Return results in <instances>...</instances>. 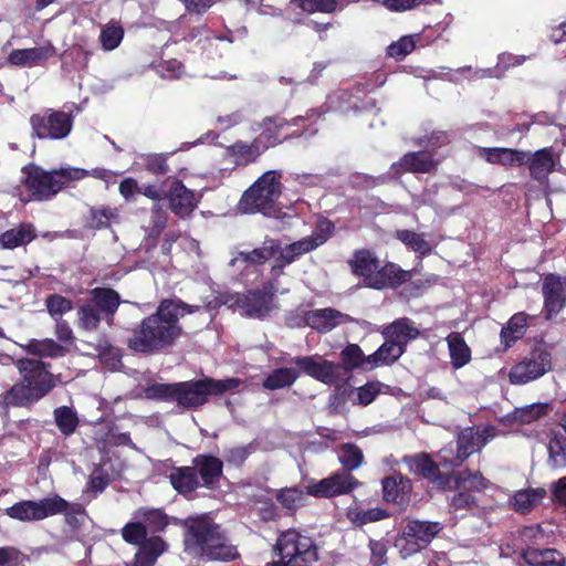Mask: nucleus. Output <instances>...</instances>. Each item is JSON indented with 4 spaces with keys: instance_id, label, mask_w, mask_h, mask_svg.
<instances>
[{
    "instance_id": "nucleus-1",
    "label": "nucleus",
    "mask_w": 566,
    "mask_h": 566,
    "mask_svg": "<svg viewBox=\"0 0 566 566\" xmlns=\"http://www.w3.org/2000/svg\"><path fill=\"white\" fill-rule=\"evenodd\" d=\"M200 308L180 298H163L154 313L132 328L126 342L128 349L144 356L169 353L185 334L180 318Z\"/></svg>"
},
{
    "instance_id": "nucleus-2",
    "label": "nucleus",
    "mask_w": 566,
    "mask_h": 566,
    "mask_svg": "<svg viewBox=\"0 0 566 566\" xmlns=\"http://www.w3.org/2000/svg\"><path fill=\"white\" fill-rule=\"evenodd\" d=\"M20 378L0 395L2 408H29L45 398L60 382V375L50 371L41 359L21 358L15 363Z\"/></svg>"
},
{
    "instance_id": "nucleus-3",
    "label": "nucleus",
    "mask_w": 566,
    "mask_h": 566,
    "mask_svg": "<svg viewBox=\"0 0 566 566\" xmlns=\"http://www.w3.org/2000/svg\"><path fill=\"white\" fill-rule=\"evenodd\" d=\"M184 542L186 552L207 560L231 562L240 557L221 526L206 517L189 522Z\"/></svg>"
},
{
    "instance_id": "nucleus-4",
    "label": "nucleus",
    "mask_w": 566,
    "mask_h": 566,
    "mask_svg": "<svg viewBox=\"0 0 566 566\" xmlns=\"http://www.w3.org/2000/svg\"><path fill=\"white\" fill-rule=\"evenodd\" d=\"M455 443V455L450 460L440 453L439 461H434L429 453L419 452L405 455L401 461L415 478L428 481L438 490H454L460 486V472L457 471L460 465V433Z\"/></svg>"
},
{
    "instance_id": "nucleus-5",
    "label": "nucleus",
    "mask_w": 566,
    "mask_h": 566,
    "mask_svg": "<svg viewBox=\"0 0 566 566\" xmlns=\"http://www.w3.org/2000/svg\"><path fill=\"white\" fill-rule=\"evenodd\" d=\"M340 363L316 360L314 356H295L290 361L324 385H336L344 379L343 371L350 373L367 365V356L357 344H347L339 354Z\"/></svg>"
},
{
    "instance_id": "nucleus-6",
    "label": "nucleus",
    "mask_w": 566,
    "mask_h": 566,
    "mask_svg": "<svg viewBox=\"0 0 566 566\" xmlns=\"http://www.w3.org/2000/svg\"><path fill=\"white\" fill-rule=\"evenodd\" d=\"M22 184L34 200L43 201L53 198L73 180L87 177L82 168H61L48 171L35 164L22 168Z\"/></svg>"
},
{
    "instance_id": "nucleus-7",
    "label": "nucleus",
    "mask_w": 566,
    "mask_h": 566,
    "mask_svg": "<svg viewBox=\"0 0 566 566\" xmlns=\"http://www.w3.org/2000/svg\"><path fill=\"white\" fill-rule=\"evenodd\" d=\"M122 302L119 293L112 287L91 289L87 297L77 306V326L87 332L97 331L103 321L107 326H113Z\"/></svg>"
},
{
    "instance_id": "nucleus-8",
    "label": "nucleus",
    "mask_w": 566,
    "mask_h": 566,
    "mask_svg": "<svg viewBox=\"0 0 566 566\" xmlns=\"http://www.w3.org/2000/svg\"><path fill=\"white\" fill-rule=\"evenodd\" d=\"M272 554L285 566H313L319 558L315 538L295 527L279 533Z\"/></svg>"
},
{
    "instance_id": "nucleus-9",
    "label": "nucleus",
    "mask_w": 566,
    "mask_h": 566,
    "mask_svg": "<svg viewBox=\"0 0 566 566\" xmlns=\"http://www.w3.org/2000/svg\"><path fill=\"white\" fill-rule=\"evenodd\" d=\"M282 174L269 170L259 177L242 195L239 206L245 213L261 212L266 217L277 213L276 201L282 193Z\"/></svg>"
},
{
    "instance_id": "nucleus-10",
    "label": "nucleus",
    "mask_w": 566,
    "mask_h": 566,
    "mask_svg": "<svg viewBox=\"0 0 566 566\" xmlns=\"http://www.w3.org/2000/svg\"><path fill=\"white\" fill-rule=\"evenodd\" d=\"M240 384L239 378L214 379L211 377L176 382V403L187 410H197L206 405L210 397H220L237 389Z\"/></svg>"
},
{
    "instance_id": "nucleus-11",
    "label": "nucleus",
    "mask_w": 566,
    "mask_h": 566,
    "mask_svg": "<svg viewBox=\"0 0 566 566\" xmlns=\"http://www.w3.org/2000/svg\"><path fill=\"white\" fill-rule=\"evenodd\" d=\"M552 354L544 345L536 346L521 361L515 364L509 379L512 385H526L537 380L552 369Z\"/></svg>"
},
{
    "instance_id": "nucleus-12",
    "label": "nucleus",
    "mask_w": 566,
    "mask_h": 566,
    "mask_svg": "<svg viewBox=\"0 0 566 566\" xmlns=\"http://www.w3.org/2000/svg\"><path fill=\"white\" fill-rule=\"evenodd\" d=\"M303 120L304 117L301 116L294 117L291 120L280 115L266 116L258 124L261 132L255 139L265 153L268 149L285 140L301 137L305 133L304 129L297 128L286 134H284V130L292 126H297Z\"/></svg>"
},
{
    "instance_id": "nucleus-13",
    "label": "nucleus",
    "mask_w": 566,
    "mask_h": 566,
    "mask_svg": "<svg viewBox=\"0 0 566 566\" xmlns=\"http://www.w3.org/2000/svg\"><path fill=\"white\" fill-rule=\"evenodd\" d=\"M32 135L40 139H63L72 130L73 116L63 111L46 109L30 117Z\"/></svg>"
},
{
    "instance_id": "nucleus-14",
    "label": "nucleus",
    "mask_w": 566,
    "mask_h": 566,
    "mask_svg": "<svg viewBox=\"0 0 566 566\" xmlns=\"http://www.w3.org/2000/svg\"><path fill=\"white\" fill-rule=\"evenodd\" d=\"M359 485L360 482L354 475L346 471L337 470L327 478L308 485L306 493L317 499H332L348 494Z\"/></svg>"
},
{
    "instance_id": "nucleus-15",
    "label": "nucleus",
    "mask_w": 566,
    "mask_h": 566,
    "mask_svg": "<svg viewBox=\"0 0 566 566\" xmlns=\"http://www.w3.org/2000/svg\"><path fill=\"white\" fill-rule=\"evenodd\" d=\"M275 292L271 284L249 290L237 298V305L248 317L264 318L274 307Z\"/></svg>"
},
{
    "instance_id": "nucleus-16",
    "label": "nucleus",
    "mask_w": 566,
    "mask_h": 566,
    "mask_svg": "<svg viewBox=\"0 0 566 566\" xmlns=\"http://www.w3.org/2000/svg\"><path fill=\"white\" fill-rule=\"evenodd\" d=\"M165 200L170 211L181 219L190 217L199 202L196 193L176 177L166 179Z\"/></svg>"
},
{
    "instance_id": "nucleus-17",
    "label": "nucleus",
    "mask_w": 566,
    "mask_h": 566,
    "mask_svg": "<svg viewBox=\"0 0 566 566\" xmlns=\"http://www.w3.org/2000/svg\"><path fill=\"white\" fill-rule=\"evenodd\" d=\"M546 318L556 316L566 306V276L547 274L542 282Z\"/></svg>"
},
{
    "instance_id": "nucleus-18",
    "label": "nucleus",
    "mask_w": 566,
    "mask_h": 566,
    "mask_svg": "<svg viewBox=\"0 0 566 566\" xmlns=\"http://www.w3.org/2000/svg\"><path fill=\"white\" fill-rule=\"evenodd\" d=\"M382 499L405 510L410 501L413 491L411 479L400 472H395L381 480Z\"/></svg>"
},
{
    "instance_id": "nucleus-19",
    "label": "nucleus",
    "mask_w": 566,
    "mask_h": 566,
    "mask_svg": "<svg viewBox=\"0 0 566 566\" xmlns=\"http://www.w3.org/2000/svg\"><path fill=\"white\" fill-rule=\"evenodd\" d=\"M200 488L216 491L223 478V461L210 453H199L192 459Z\"/></svg>"
},
{
    "instance_id": "nucleus-20",
    "label": "nucleus",
    "mask_w": 566,
    "mask_h": 566,
    "mask_svg": "<svg viewBox=\"0 0 566 566\" xmlns=\"http://www.w3.org/2000/svg\"><path fill=\"white\" fill-rule=\"evenodd\" d=\"M410 280L411 273L403 270L399 264L391 261L384 264L379 262L369 289L376 291L395 290Z\"/></svg>"
},
{
    "instance_id": "nucleus-21",
    "label": "nucleus",
    "mask_w": 566,
    "mask_h": 566,
    "mask_svg": "<svg viewBox=\"0 0 566 566\" xmlns=\"http://www.w3.org/2000/svg\"><path fill=\"white\" fill-rule=\"evenodd\" d=\"M306 325L318 333H328L339 325L354 322V318L333 307L313 310L305 314Z\"/></svg>"
},
{
    "instance_id": "nucleus-22",
    "label": "nucleus",
    "mask_w": 566,
    "mask_h": 566,
    "mask_svg": "<svg viewBox=\"0 0 566 566\" xmlns=\"http://www.w3.org/2000/svg\"><path fill=\"white\" fill-rule=\"evenodd\" d=\"M438 161L429 150L410 151L405 154L391 168L397 174H431L437 169Z\"/></svg>"
},
{
    "instance_id": "nucleus-23",
    "label": "nucleus",
    "mask_w": 566,
    "mask_h": 566,
    "mask_svg": "<svg viewBox=\"0 0 566 566\" xmlns=\"http://www.w3.org/2000/svg\"><path fill=\"white\" fill-rule=\"evenodd\" d=\"M380 260L370 249H357L347 261L354 276L361 279L363 286L368 287L375 276Z\"/></svg>"
},
{
    "instance_id": "nucleus-24",
    "label": "nucleus",
    "mask_w": 566,
    "mask_h": 566,
    "mask_svg": "<svg viewBox=\"0 0 566 566\" xmlns=\"http://www.w3.org/2000/svg\"><path fill=\"white\" fill-rule=\"evenodd\" d=\"M280 251V241L265 237L263 245L254 248L251 251H239L231 264L240 261L245 268H256L264 265L270 259L274 258Z\"/></svg>"
},
{
    "instance_id": "nucleus-25",
    "label": "nucleus",
    "mask_w": 566,
    "mask_h": 566,
    "mask_svg": "<svg viewBox=\"0 0 566 566\" xmlns=\"http://www.w3.org/2000/svg\"><path fill=\"white\" fill-rule=\"evenodd\" d=\"M54 54L55 48L48 43L44 46L12 50L8 55V62L14 66L32 67L41 65Z\"/></svg>"
},
{
    "instance_id": "nucleus-26",
    "label": "nucleus",
    "mask_w": 566,
    "mask_h": 566,
    "mask_svg": "<svg viewBox=\"0 0 566 566\" xmlns=\"http://www.w3.org/2000/svg\"><path fill=\"white\" fill-rule=\"evenodd\" d=\"M558 158L554 156L552 148H542L535 153H527L530 175L538 182H544L554 170Z\"/></svg>"
},
{
    "instance_id": "nucleus-27",
    "label": "nucleus",
    "mask_w": 566,
    "mask_h": 566,
    "mask_svg": "<svg viewBox=\"0 0 566 566\" xmlns=\"http://www.w3.org/2000/svg\"><path fill=\"white\" fill-rule=\"evenodd\" d=\"M36 238L35 228L32 223L21 222L17 227L0 234V249L13 250L25 247Z\"/></svg>"
},
{
    "instance_id": "nucleus-28",
    "label": "nucleus",
    "mask_w": 566,
    "mask_h": 566,
    "mask_svg": "<svg viewBox=\"0 0 566 566\" xmlns=\"http://www.w3.org/2000/svg\"><path fill=\"white\" fill-rule=\"evenodd\" d=\"M493 437L494 429L490 426L462 430V459L479 452Z\"/></svg>"
},
{
    "instance_id": "nucleus-29",
    "label": "nucleus",
    "mask_w": 566,
    "mask_h": 566,
    "mask_svg": "<svg viewBox=\"0 0 566 566\" xmlns=\"http://www.w3.org/2000/svg\"><path fill=\"white\" fill-rule=\"evenodd\" d=\"M551 406L547 402H537L515 408L503 417V422L506 424H530L546 417L549 412Z\"/></svg>"
},
{
    "instance_id": "nucleus-30",
    "label": "nucleus",
    "mask_w": 566,
    "mask_h": 566,
    "mask_svg": "<svg viewBox=\"0 0 566 566\" xmlns=\"http://www.w3.org/2000/svg\"><path fill=\"white\" fill-rule=\"evenodd\" d=\"M419 334V329L412 325L409 318L397 319L386 326L382 331L385 338H388L391 343L397 344V346H401L405 350L408 343L412 339H416Z\"/></svg>"
},
{
    "instance_id": "nucleus-31",
    "label": "nucleus",
    "mask_w": 566,
    "mask_h": 566,
    "mask_svg": "<svg viewBox=\"0 0 566 566\" xmlns=\"http://www.w3.org/2000/svg\"><path fill=\"white\" fill-rule=\"evenodd\" d=\"M169 481L172 488L182 495L190 494L200 488L193 464L172 468Z\"/></svg>"
},
{
    "instance_id": "nucleus-32",
    "label": "nucleus",
    "mask_w": 566,
    "mask_h": 566,
    "mask_svg": "<svg viewBox=\"0 0 566 566\" xmlns=\"http://www.w3.org/2000/svg\"><path fill=\"white\" fill-rule=\"evenodd\" d=\"M547 451L548 464L552 468L566 467V421L552 430Z\"/></svg>"
},
{
    "instance_id": "nucleus-33",
    "label": "nucleus",
    "mask_w": 566,
    "mask_h": 566,
    "mask_svg": "<svg viewBox=\"0 0 566 566\" xmlns=\"http://www.w3.org/2000/svg\"><path fill=\"white\" fill-rule=\"evenodd\" d=\"M482 153L490 164L517 167L525 165L527 160V151L512 148H484Z\"/></svg>"
},
{
    "instance_id": "nucleus-34",
    "label": "nucleus",
    "mask_w": 566,
    "mask_h": 566,
    "mask_svg": "<svg viewBox=\"0 0 566 566\" xmlns=\"http://www.w3.org/2000/svg\"><path fill=\"white\" fill-rule=\"evenodd\" d=\"M312 252L304 239L297 240L290 244H286L284 248L280 245V251L274 256V262L272 265V272L280 273L287 265L295 262L302 255Z\"/></svg>"
},
{
    "instance_id": "nucleus-35",
    "label": "nucleus",
    "mask_w": 566,
    "mask_h": 566,
    "mask_svg": "<svg viewBox=\"0 0 566 566\" xmlns=\"http://www.w3.org/2000/svg\"><path fill=\"white\" fill-rule=\"evenodd\" d=\"M530 315L524 312L514 314L505 326L502 327L500 333L501 343L504 349L512 347L518 339H521L527 329V319Z\"/></svg>"
},
{
    "instance_id": "nucleus-36",
    "label": "nucleus",
    "mask_w": 566,
    "mask_h": 566,
    "mask_svg": "<svg viewBox=\"0 0 566 566\" xmlns=\"http://www.w3.org/2000/svg\"><path fill=\"white\" fill-rule=\"evenodd\" d=\"M523 559L530 566H565V557L553 548L537 549L528 547L523 551Z\"/></svg>"
},
{
    "instance_id": "nucleus-37",
    "label": "nucleus",
    "mask_w": 566,
    "mask_h": 566,
    "mask_svg": "<svg viewBox=\"0 0 566 566\" xmlns=\"http://www.w3.org/2000/svg\"><path fill=\"white\" fill-rule=\"evenodd\" d=\"M439 523L434 522H421V521H409L402 531V536L419 542L420 545L427 546L433 537L439 533Z\"/></svg>"
},
{
    "instance_id": "nucleus-38",
    "label": "nucleus",
    "mask_w": 566,
    "mask_h": 566,
    "mask_svg": "<svg viewBox=\"0 0 566 566\" xmlns=\"http://www.w3.org/2000/svg\"><path fill=\"white\" fill-rule=\"evenodd\" d=\"M227 153L235 158V164L249 165L255 163L264 150L254 138L251 143L242 140L235 142L227 148Z\"/></svg>"
},
{
    "instance_id": "nucleus-39",
    "label": "nucleus",
    "mask_w": 566,
    "mask_h": 566,
    "mask_svg": "<svg viewBox=\"0 0 566 566\" xmlns=\"http://www.w3.org/2000/svg\"><path fill=\"white\" fill-rule=\"evenodd\" d=\"M301 374L304 373L300 367L298 369L286 367L276 368L264 378L262 386L268 390L286 388L292 386Z\"/></svg>"
},
{
    "instance_id": "nucleus-40",
    "label": "nucleus",
    "mask_w": 566,
    "mask_h": 566,
    "mask_svg": "<svg viewBox=\"0 0 566 566\" xmlns=\"http://www.w3.org/2000/svg\"><path fill=\"white\" fill-rule=\"evenodd\" d=\"M403 354L405 349L401 346H397V344L385 338L384 344L375 353L367 356V363L371 365V368L380 365H392Z\"/></svg>"
},
{
    "instance_id": "nucleus-41",
    "label": "nucleus",
    "mask_w": 566,
    "mask_h": 566,
    "mask_svg": "<svg viewBox=\"0 0 566 566\" xmlns=\"http://www.w3.org/2000/svg\"><path fill=\"white\" fill-rule=\"evenodd\" d=\"M28 354L36 357L59 358L65 356L67 349L51 338L30 339L24 346Z\"/></svg>"
},
{
    "instance_id": "nucleus-42",
    "label": "nucleus",
    "mask_w": 566,
    "mask_h": 566,
    "mask_svg": "<svg viewBox=\"0 0 566 566\" xmlns=\"http://www.w3.org/2000/svg\"><path fill=\"white\" fill-rule=\"evenodd\" d=\"M395 238L408 249L418 253L421 258L432 252L431 243L426 239L424 233H417L412 230L401 229L395 232Z\"/></svg>"
},
{
    "instance_id": "nucleus-43",
    "label": "nucleus",
    "mask_w": 566,
    "mask_h": 566,
    "mask_svg": "<svg viewBox=\"0 0 566 566\" xmlns=\"http://www.w3.org/2000/svg\"><path fill=\"white\" fill-rule=\"evenodd\" d=\"M172 156L174 154H148L144 156L143 165L145 170L156 176L178 174L182 168L170 165L169 160Z\"/></svg>"
},
{
    "instance_id": "nucleus-44",
    "label": "nucleus",
    "mask_w": 566,
    "mask_h": 566,
    "mask_svg": "<svg viewBox=\"0 0 566 566\" xmlns=\"http://www.w3.org/2000/svg\"><path fill=\"white\" fill-rule=\"evenodd\" d=\"M118 219L117 209L101 206L92 207L86 218V227L92 230H103L111 227L113 220Z\"/></svg>"
},
{
    "instance_id": "nucleus-45",
    "label": "nucleus",
    "mask_w": 566,
    "mask_h": 566,
    "mask_svg": "<svg viewBox=\"0 0 566 566\" xmlns=\"http://www.w3.org/2000/svg\"><path fill=\"white\" fill-rule=\"evenodd\" d=\"M54 421L60 432L65 436H72L80 423L77 413L67 406H61L54 409Z\"/></svg>"
},
{
    "instance_id": "nucleus-46",
    "label": "nucleus",
    "mask_w": 566,
    "mask_h": 566,
    "mask_svg": "<svg viewBox=\"0 0 566 566\" xmlns=\"http://www.w3.org/2000/svg\"><path fill=\"white\" fill-rule=\"evenodd\" d=\"M546 495L544 489H531L517 491L512 497V505L515 511L521 513L528 512L538 504Z\"/></svg>"
},
{
    "instance_id": "nucleus-47",
    "label": "nucleus",
    "mask_w": 566,
    "mask_h": 566,
    "mask_svg": "<svg viewBox=\"0 0 566 566\" xmlns=\"http://www.w3.org/2000/svg\"><path fill=\"white\" fill-rule=\"evenodd\" d=\"M389 516V512L381 507H374L368 510H363L360 507H349L347 511V518L357 526L378 522L388 518Z\"/></svg>"
},
{
    "instance_id": "nucleus-48",
    "label": "nucleus",
    "mask_w": 566,
    "mask_h": 566,
    "mask_svg": "<svg viewBox=\"0 0 566 566\" xmlns=\"http://www.w3.org/2000/svg\"><path fill=\"white\" fill-rule=\"evenodd\" d=\"M339 462L342 464V471L352 472L358 469L364 462L363 451L355 443H343L339 447Z\"/></svg>"
},
{
    "instance_id": "nucleus-49",
    "label": "nucleus",
    "mask_w": 566,
    "mask_h": 566,
    "mask_svg": "<svg viewBox=\"0 0 566 566\" xmlns=\"http://www.w3.org/2000/svg\"><path fill=\"white\" fill-rule=\"evenodd\" d=\"M135 516L153 532H163L169 524L168 516L161 509L139 507Z\"/></svg>"
},
{
    "instance_id": "nucleus-50",
    "label": "nucleus",
    "mask_w": 566,
    "mask_h": 566,
    "mask_svg": "<svg viewBox=\"0 0 566 566\" xmlns=\"http://www.w3.org/2000/svg\"><path fill=\"white\" fill-rule=\"evenodd\" d=\"M36 501H21L8 507L6 513L11 518L21 522L41 521Z\"/></svg>"
},
{
    "instance_id": "nucleus-51",
    "label": "nucleus",
    "mask_w": 566,
    "mask_h": 566,
    "mask_svg": "<svg viewBox=\"0 0 566 566\" xmlns=\"http://www.w3.org/2000/svg\"><path fill=\"white\" fill-rule=\"evenodd\" d=\"M334 229V223L328 219H324L317 222L311 235L303 239L311 251H314L332 237Z\"/></svg>"
},
{
    "instance_id": "nucleus-52",
    "label": "nucleus",
    "mask_w": 566,
    "mask_h": 566,
    "mask_svg": "<svg viewBox=\"0 0 566 566\" xmlns=\"http://www.w3.org/2000/svg\"><path fill=\"white\" fill-rule=\"evenodd\" d=\"M36 503L41 521L49 516L62 514L69 506V502L59 494L41 499Z\"/></svg>"
},
{
    "instance_id": "nucleus-53",
    "label": "nucleus",
    "mask_w": 566,
    "mask_h": 566,
    "mask_svg": "<svg viewBox=\"0 0 566 566\" xmlns=\"http://www.w3.org/2000/svg\"><path fill=\"white\" fill-rule=\"evenodd\" d=\"M524 61H525L524 55L513 56L511 54L504 53L499 56V64L494 70H492V69L479 70L476 72V76L480 78L501 77L507 67L521 65Z\"/></svg>"
},
{
    "instance_id": "nucleus-54",
    "label": "nucleus",
    "mask_w": 566,
    "mask_h": 566,
    "mask_svg": "<svg viewBox=\"0 0 566 566\" xmlns=\"http://www.w3.org/2000/svg\"><path fill=\"white\" fill-rule=\"evenodd\" d=\"M124 38V29L118 23H108L105 25L99 34L102 48L105 51L115 50Z\"/></svg>"
},
{
    "instance_id": "nucleus-55",
    "label": "nucleus",
    "mask_w": 566,
    "mask_h": 566,
    "mask_svg": "<svg viewBox=\"0 0 566 566\" xmlns=\"http://www.w3.org/2000/svg\"><path fill=\"white\" fill-rule=\"evenodd\" d=\"M387 176H371L364 172H353L348 177V186L356 190H368L377 186L384 185L387 181Z\"/></svg>"
},
{
    "instance_id": "nucleus-56",
    "label": "nucleus",
    "mask_w": 566,
    "mask_h": 566,
    "mask_svg": "<svg viewBox=\"0 0 566 566\" xmlns=\"http://www.w3.org/2000/svg\"><path fill=\"white\" fill-rule=\"evenodd\" d=\"M292 2L306 13H334L338 9V0H292Z\"/></svg>"
},
{
    "instance_id": "nucleus-57",
    "label": "nucleus",
    "mask_w": 566,
    "mask_h": 566,
    "mask_svg": "<svg viewBox=\"0 0 566 566\" xmlns=\"http://www.w3.org/2000/svg\"><path fill=\"white\" fill-rule=\"evenodd\" d=\"M416 48V39L413 35H403L398 41L387 46V55L396 61H402Z\"/></svg>"
},
{
    "instance_id": "nucleus-58",
    "label": "nucleus",
    "mask_w": 566,
    "mask_h": 566,
    "mask_svg": "<svg viewBox=\"0 0 566 566\" xmlns=\"http://www.w3.org/2000/svg\"><path fill=\"white\" fill-rule=\"evenodd\" d=\"M146 397L153 400L176 402L177 386L174 384H153L146 389Z\"/></svg>"
},
{
    "instance_id": "nucleus-59",
    "label": "nucleus",
    "mask_w": 566,
    "mask_h": 566,
    "mask_svg": "<svg viewBox=\"0 0 566 566\" xmlns=\"http://www.w3.org/2000/svg\"><path fill=\"white\" fill-rule=\"evenodd\" d=\"M96 352L103 364L116 367L122 363V352L118 347L112 345L108 339H99L96 345Z\"/></svg>"
},
{
    "instance_id": "nucleus-60",
    "label": "nucleus",
    "mask_w": 566,
    "mask_h": 566,
    "mask_svg": "<svg viewBox=\"0 0 566 566\" xmlns=\"http://www.w3.org/2000/svg\"><path fill=\"white\" fill-rule=\"evenodd\" d=\"M45 305L49 314L55 319L73 310V302L60 294H51L45 298Z\"/></svg>"
},
{
    "instance_id": "nucleus-61",
    "label": "nucleus",
    "mask_w": 566,
    "mask_h": 566,
    "mask_svg": "<svg viewBox=\"0 0 566 566\" xmlns=\"http://www.w3.org/2000/svg\"><path fill=\"white\" fill-rule=\"evenodd\" d=\"M123 539L132 545H139L147 537V526L142 522H128L122 528Z\"/></svg>"
},
{
    "instance_id": "nucleus-62",
    "label": "nucleus",
    "mask_w": 566,
    "mask_h": 566,
    "mask_svg": "<svg viewBox=\"0 0 566 566\" xmlns=\"http://www.w3.org/2000/svg\"><path fill=\"white\" fill-rule=\"evenodd\" d=\"M276 500L284 509L294 511L303 504L304 492L298 488L283 489L277 493Z\"/></svg>"
},
{
    "instance_id": "nucleus-63",
    "label": "nucleus",
    "mask_w": 566,
    "mask_h": 566,
    "mask_svg": "<svg viewBox=\"0 0 566 566\" xmlns=\"http://www.w3.org/2000/svg\"><path fill=\"white\" fill-rule=\"evenodd\" d=\"M382 384L378 380L368 381L357 388L356 403L363 407L370 405L381 392Z\"/></svg>"
},
{
    "instance_id": "nucleus-64",
    "label": "nucleus",
    "mask_w": 566,
    "mask_h": 566,
    "mask_svg": "<svg viewBox=\"0 0 566 566\" xmlns=\"http://www.w3.org/2000/svg\"><path fill=\"white\" fill-rule=\"evenodd\" d=\"M111 481V476L107 472L103 471L99 468H96L88 478L85 492L94 493L95 495H97L104 492V490L109 485Z\"/></svg>"
}]
</instances>
